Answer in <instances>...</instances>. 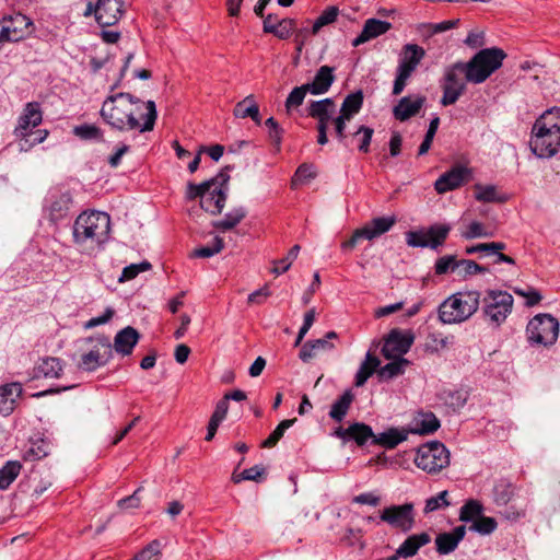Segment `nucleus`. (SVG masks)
<instances>
[{
	"instance_id": "1",
	"label": "nucleus",
	"mask_w": 560,
	"mask_h": 560,
	"mask_svg": "<svg viewBox=\"0 0 560 560\" xmlns=\"http://www.w3.org/2000/svg\"><path fill=\"white\" fill-rule=\"evenodd\" d=\"M100 115L112 129L121 132L151 131L158 118L153 101H142L127 92L108 95L102 104Z\"/></svg>"
},
{
	"instance_id": "2",
	"label": "nucleus",
	"mask_w": 560,
	"mask_h": 560,
	"mask_svg": "<svg viewBox=\"0 0 560 560\" xmlns=\"http://www.w3.org/2000/svg\"><path fill=\"white\" fill-rule=\"evenodd\" d=\"M110 218L102 211H84L74 221L73 242L82 250H94L107 242Z\"/></svg>"
},
{
	"instance_id": "3",
	"label": "nucleus",
	"mask_w": 560,
	"mask_h": 560,
	"mask_svg": "<svg viewBox=\"0 0 560 560\" xmlns=\"http://www.w3.org/2000/svg\"><path fill=\"white\" fill-rule=\"evenodd\" d=\"M480 304L478 291L457 292L444 300L439 306V319L443 324L463 323L470 318Z\"/></svg>"
},
{
	"instance_id": "4",
	"label": "nucleus",
	"mask_w": 560,
	"mask_h": 560,
	"mask_svg": "<svg viewBox=\"0 0 560 560\" xmlns=\"http://www.w3.org/2000/svg\"><path fill=\"white\" fill-rule=\"evenodd\" d=\"M505 58V51L499 47L480 49L468 61L464 62L466 81L472 84L486 82L492 73L502 67Z\"/></svg>"
},
{
	"instance_id": "5",
	"label": "nucleus",
	"mask_w": 560,
	"mask_h": 560,
	"mask_svg": "<svg viewBox=\"0 0 560 560\" xmlns=\"http://www.w3.org/2000/svg\"><path fill=\"white\" fill-rule=\"evenodd\" d=\"M424 57L425 50L420 45L409 43L402 46L398 57V66L392 91L393 95L398 96L404 92L408 80Z\"/></svg>"
},
{
	"instance_id": "6",
	"label": "nucleus",
	"mask_w": 560,
	"mask_h": 560,
	"mask_svg": "<svg viewBox=\"0 0 560 560\" xmlns=\"http://www.w3.org/2000/svg\"><path fill=\"white\" fill-rule=\"evenodd\" d=\"M514 299L512 294L501 290H489L482 298L485 320L493 326H501L512 313Z\"/></svg>"
},
{
	"instance_id": "7",
	"label": "nucleus",
	"mask_w": 560,
	"mask_h": 560,
	"mask_svg": "<svg viewBox=\"0 0 560 560\" xmlns=\"http://www.w3.org/2000/svg\"><path fill=\"white\" fill-rule=\"evenodd\" d=\"M441 422H420L419 427H390L387 430L374 434L372 445H377L386 450H393L405 442L409 434L427 435L434 433L440 428Z\"/></svg>"
},
{
	"instance_id": "8",
	"label": "nucleus",
	"mask_w": 560,
	"mask_h": 560,
	"mask_svg": "<svg viewBox=\"0 0 560 560\" xmlns=\"http://www.w3.org/2000/svg\"><path fill=\"white\" fill-rule=\"evenodd\" d=\"M467 83L464 61H457L446 67L441 80V89L443 92L440 101L441 104L443 106L455 104L466 92Z\"/></svg>"
},
{
	"instance_id": "9",
	"label": "nucleus",
	"mask_w": 560,
	"mask_h": 560,
	"mask_svg": "<svg viewBox=\"0 0 560 560\" xmlns=\"http://www.w3.org/2000/svg\"><path fill=\"white\" fill-rule=\"evenodd\" d=\"M415 464L428 474H436L450 465V452L439 441L421 445L416 454Z\"/></svg>"
},
{
	"instance_id": "10",
	"label": "nucleus",
	"mask_w": 560,
	"mask_h": 560,
	"mask_svg": "<svg viewBox=\"0 0 560 560\" xmlns=\"http://www.w3.org/2000/svg\"><path fill=\"white\" fill-rule=\"evenodd\" d=\"M526 332L532 345L548 347L557 341L559 322L550 314H538L527 324Z\"/></svg>"
},
{
	"instance_id": "11",
	"label": "nucleus",
	"mask_w": 560,
	"mask_h": 560,
	"mask_svg": "<svg viewBox=\"0 0 560 560\" xmlns=\"http://www.w3.org/2000/svg\"><path fill=\"white\" fill-rule=\"evenodd\" d=\"M382 522L402 533H408L415 527V508L412 503L390 505L385 508L380 515Z\"/></svg>"
},
{
	"instance_id": "12",
	"label": "nucleus",
	"mask_w": 560,
	"mask_h": 560,
	"mask_svg": "<svg viewBox=\"0 0 560 560\" xmlns=\"http://www.w3.org/2000/svg\"><path fill=\"white\" fill-rule=\"evenodd\" d=\"M415 336L411 331L392 329L384 340L382 354L386 359L402 358L411 348Z\"/></svg>"
},
{
	"instance_id": "13",
	"label": "nucleus",
	"mask_w": 560,
	"mask_h": 560,
	"mask_svg": "<svg viewBox=\"0 0 560 560\" xmlns=\"http://www.w3.org/2000/svg\"><path fill=\"white\" fill-rule=\"evenodd\" d=\"M34 115L35 102H28L25 107V113L20 117L19 124L14 130L16 145L20 151L27 152L35 145V138H33L35 120H32Z\"/></svg>"
},
{
	"instance_id": "14",
	"label": "nucleus",
	"mask_w": 560,
	"mask_h": 560,
	"mask_svg": "<svg viewBox=\"0 0 560 560\" xmlns=\"http://www.w3.org/2000/svg\"><path fill=\"white\" fill-rule=\"evenodd\" d=\"M529 145L536 156L551 158L560 150V133L532 129Z\"/></svg>"
},
{
	"instance_id": "15",
	"label": "nucleus",
	"mask_w": 560,
	"mask_h": 560,
	"mask_svg": "<svg viewBox=\"0 0 560 560\" xmlns=\"http://www.w3.org/2000/svg\"><path fill=\"white\" fill-rule=\"evenodd\" d=\"M331 435L340 439L343 443L354 442L358 446H363L369 440H373L374 432L364 422H350L348 428L337 427Z\"/></svg>"
},
{
	"instance_id": "16",
	"label": "nucleus",
	"mask_w": 560,
	"mask_h": 560,
	"mask_svg": "<svg viewBox=\"0 0 560 560\" xmlns=\"http://www.w3.org/2000/svg\"><path fill=\"white\" fill-rule=\"evenodd\" d=\"M112 358V345L107 339H104L100 346H95L89 352L81 355V360L78 364L79 369L93 372L98 368L105 365Z\"/></svg>"
},
{
	"instance_id": "17",
	"label": "nucleus",
	"mask_w": 560,
	"mask_h": 560,
	"mask_svg": "<svg viewBox=\"0 0 560 560\" xmlns=\"http://www.w3.org/2000/svg\"><path fill=\"white\" fill-rule=\"evenodd\" d=\"M228 191V183H215L211 186L210 190L203 194L200 200V207L212 215L220 214L225 206Z\"/></svg>"
},
{
	"instance_id": "18",
	"label": "nucleus",
	"mask_w": 560,
	"mask_h": 560,
	"mask_svg": "<svg viewBox=\"0 0 560 560\" xmlns=\"http://www.w3.org/2000/svg\"><path fill=\"white\" fill-rule=\"evenodd\" d=\"M30 25L31 20L21 13L3 19V24L0 28V38L2 42H18L23 38L24 31Z\"/></svg>"
},
{
	"instance_id": "19",
	"label": "nucleus",
	"mask_w": 560,
	"mask_h": 560,
	"mask_svg": "<svg viewBox=\"0 0 560 560\" xmlns=\"http://www.w3.org/2000/svg\"><path fill=\"white\" fill-rule=\"evenodd\" d=\"M469 178V171L464 166H455L442 174L434 183L439 194L454 190L465 184Z\"/></svg>"
},
{
	"instance_id": "20",
	"label": "nucleus",
	"mask_w": 560,
	"mask_h": 560,
	"mask_svg": "<svg viewBox=\"0 0 560 560\" xmlns=\"http://www.w3.org/2000/svg\"><path fill=\"white\" fill-rule=\"evenodd\" d=\"M72 198L69 192H51L47 199L45 211L48 213V218L51 222L56 223L69 213Z\"/></svg>"
},
{
	"instance_id": "21",
	"label": "nucleus",
	"mask_w": 560,
	"mask_h": 560,
	"mask_svg": "<svg viewBox=\"0 0 560 560\" xmlns=\"http://www.w3.org/2000/svg\"><path fill=\"white\" fill-rule=\"evenodd\" d=\"M124 14L122 0H98L97 23L102 27L115 25Z\"/></svg>"
},
{
	"instance_id": "22",
	"label": "nucleus",
	"mask_w": 560,
	"mask_h": 560,
	"mask_svg": "<svg viewBox=\"0 0 560 560\" xmlns=\"http://www.w3.org/2000/svg\"><path fill=\"white\" fill-rule=\"evenodd\" d=\"M307 114L317 120L316 126L329 127V124L336 117V103L330 97L312 101L307 107Z\"/></svg>"
},
{
	"instance_id": "23",
	"label": "nucleus",
	"mask_w": 560,
	"mask_h": 560,
	"mask_svg": "<svg viewBox=\"0 0 560 560\" xmlns=\"http://www.w3.org/2000/svg\"><path fill=\"white\" fill-rule=\"evenodd\" d=\"M465 525L456 526L452 532L440 533L435 537V549L439 555H448L456 550L458 544L465 538Z\"/></svg>"
},
{
	"instance_id": "24",
	"label": "nucleus",
	"mask_w": 560,
	"mask_h": 560,
	"mask_svg": "<svg viewBox=\"0 0 560 560\" xmlns=\"http://www.w3.org/2000/svg\"><path fill=\"white\" fill-rule=\"evenodd\" d=\"M392 28V23L377 20V19H368L364 22L363 28L361 33L352 40L353 47H359L360 45L370 42L385 33H387Z\"/></svg>"
},
{
	"instance_id": "25",
	"label": "nucleus",
	"mask_w": 560,
	"mask_h": 560,
	"mask_svg": "<svg viewBox=\"0 0 560 560\" xmlns=\"http://www.w3.org/2000/svg\"><path fill=\"white\" fill-rule=\"evenodd\" d=\"M335 68L330 66H322L315 73L312 82L304 83L310 93L313 95H322L329 91L335 82Z\"/></svg>"
},
{
	"instance_id": "26",
	"label": "nucleus",
	"mask_w": 560,
	"mask_h": 560,
	"mask_svg": "<svg viewBox=\"0 0 560 560\" xmlns=\"http://www.w3.org/2000/svg\"><path fill=\"white\" fill-rule=\"evenodd\" d=\"M425 97L422 95L404 96L399 100L398 104L393 108L394 117L399 121H406L412 116L417 115L422 108Z\"/></svg>"
},
{
	"instance_id": "27",
	"label": "nucleus",
	"mask_w": 560,
	"mask_h": 560,
	"mask_svg": "<svg viewBox=\"0 0 560 560\" xmlns=\"http://www.w3.org/2000/svg\"><path fill=\"white\" fill-rule=\"evenodd\" d=\"M231 171V166H225L222 168L214 177L201 183V184H194L188 183L187 189H186V198L188 200H195L199 198L201 200L203 194L207 190H210L211 186L215 183L226 184L230 180L229 172Z\"/></svg>"
},
{
	"instance_id": "28",
	"label": "nucleus",
	"mask_w": 560,
	"mask_h": 560,
	"mask_svg": "<svg viewBox=\"0 0 560 560\" xmlns=\"http://www.w3.org/2000/svg\"><path fill=\"white\" fill-rule=\"evenodd\" d=\"M336 338L337 334L335 331H328L324 338L306 341L300 350L299 358L303 362H308L318 351L332 350L335 346L329 340Z\"/></svg>"
},
{
	"instance_id": "29",
	"label": "nucleus",
	"mask_w": 560,
	"mask_h": 560,
	"mask_svg": "<svg viewBox=\"0 0 560 560\" xmlns=\"http://www.w3.org/2000/svg\"><path fill=\"white\" fill-rule=\"evenodd\" d=\"M21 394V383L12 382L0 385V416L8 417L14 410L16 399Z\"/></svg>"
},
{
	"instance_id": "30",
	"label": "nucleus",
	"mask_w": 560,
	"mask_h": 560,
	"mask_svg": "<svg viewBox=\"0 0 560 560\" xmlns=\"http://www.w3.org/2000/svg\"><path fill=\"white\" fill-rule=\"evenodd\" d=\"M140 339L139 332L131 326L119 330L114 338V348L117 353L129 355Z\"/></svg>"
},
{
	"instance_id": "31",
	"label": "nucleus",
	"mask_w": 560,
	"mask_h": 560,
	"mask_svg": "<svg viewBox=\"0 0 560 560\" xmlns=\"http://www.w3.org/2000/svg\"><path fill=\"white\" fill-rule=\"evenodd\" d=\"M431 541V535L427 532L408 536L398 547V556L410 558L417 555L419 549Z\"/></svg>"
},
{
	"instance_id": "32",
	"label": "nucleus",
	"mask_w": 560,
	"mask_h": 560,
	"mask_svg": "<svg viewBox=\"0 0 560 560\" xmlns=\"http://www.w3.org/2000/svg\"><path fill=\"white\" fill-rule=\"evenodd\" d=\"M396 223V215L373 218L370 222L363 225V229L368 235V241H372L374 238L382 236L383 234L392 230V228Z\"/></svg>"
},
{
	"instance_id": "33",
	"label": "nucleus",
	"mask_w": 560,
	"mask_h": 560,
	"mask_svg": "<svg viewBox=\"0 0 560 560\" xmlns=\"http://www.w3.org/2000/svg\"><path fill=\"white\" fill-rule=\"evenodd\" d=\"M533 130H544L560 133V107L546 110L533 126Z\"/></svg>"
},
{
	"instance_id": "34",
	"label": "nucleus",
	"mask_w": 560,
	"mask_h": 560,
	"mask_svg": "<svg viewBox=\"0 0 560 560\" xmlns=\"http://www.w3.org/2000/svg\"><path fill=\"white\" fill-rule=\"evenodd\" d=\"M452 228L450 224H432L428 229H425V237H427V247L431 249H438L442 246Z\"/></svg>"
},
{
	"instance_id": "35",
	"label": "nucleus",
	"mask_w": 560,
	"mask_h": 560,
	"mask_svg": "<svg viewBox=\"0 0 560 560\" xmlns=\"http://www.w3.org/2000/svg\"><path fill=\"white\" fill-rule=\"evenodd\" d=\"M234 115L240 118L250 117L256 122V125L261 124L259 107L253 95L246 96L243 101L236 104L234 108Z\"/></svg>"
},
{
	"instance_id": "36",
	"label": "nucleus",
	"mask_w": 560,
	"mask_h": 560,
	"mask_svg": "<svg viewBox=\"0 0 560 560\" xmlns=\"http://www.w3.org/2000/svg\"><path fill=\"white\" fill-rule=\"evenodd\" d=\"M363 100L364 96L361 90L348 94L341 104L339 114L351 120L361 110Z\"/></svg>"
},
{
	"instance_id": "37",
	"label": "nucleus",
	"mask_w": 560,
	"mask_h": 560,
	"mask_svg": "<svg viewBox=\"0 0 560 560\" xmlns=\"http://www.w3.org/2000/svg\"><path fill=\"white\" fill-rule=\"evenodd\" d=\"M377 357L373 355L370 351L365 355V360L361 363L357 374L355 382L357 386H363L366 381L374 374L380 365Z\"/></svg>"
},
{
	"instance_id": "38",
	"label": "nucleus",
	"mask_w": 560,
	"mask_h": 560,
	"mask_svg": "<svg viewBox=\"0 0 560 560\" xmlns=\"http://www.w3.org/2000/svg\"><path fill=\"white\" fill-rule=\"evenodd\" d=\"M247 214L244 207H237L228 212L222 220L214 221L213 228L220 231H229L234 229Z\"/></svg>"
},
{
	"instance_id": "39",
	"label": "nucleus",
	"mask_w": 560,
	"mask_h": 560,
	"mask_svg": "<svg viewBox=\"0 0 560 560\" xmlns=\"http://www.w3.org/2000/svg\"><path fill=\"white\" fill-rule=\"evenodd\" d=\"M266 477H267L266 467L262 465H255L250 468L244 469L241 472L237 471V468L234 469L231 480L236 485L244 480L261 482L266 479Z\"/></svg>"
},
{
	"instance_id": "40",
	"label": "nucleus",
	"mask_w": 560,
	"mask_h": 560,
	"mask_svg": "<svg viewBox=\"0 0 560 560\" xmlns=\"http://www.w3.org/2000/svg\"><path fill=\"white\" fill-rule=\"evenodd\" d=\"M483 514V505L475 499L467 500L459 511V521L471 524Z\"/></svg>"
},
{
	"instance_id": "41",
	"label": "nucleus",
	"mask_w": 560,
	"mask_h": 560,
	"mask_svg": "<svg viewBox=\"0 0 560 560\" xmlns=\"http://www.w3.org/2000/svg\"><path fill=\"white\" fill-rule=\"evenodd\" d=\"M73 133L84 141H104V131L96 125L83 124L75 126Z\"/></svg>"
},
{
	"instance_id": "42",
	"label": "nucleus",
	"mask_w": 560,
	"mask_h": 560,
	"mask_svg": "<svg viewBox=\"0 0 560 560\" xmlns=\"http://www.w3.org/2000/svg\"><path fill=\"white\" fill-rule=\"evenodd\" d=\"M21 470V464L16 460L8 462L0 468V490H5L16 479Z\"/></svg>"
},
{
	"instance_id": "43",
	"label": "nucleus",
	"mask_w": 560,
	"mask_h": 560,
	"mask_svg": "<svg viewBox=\"0 0 560 560\" xmlns=\"http://www.w3.org/2000/svg\"><path fill=\"white\" fill-rule=\"evenodd\" d=\"M353 394L351 390L345 392L331 406L329 411V416L334 420H342V418L347 415V411L353 400Z\"/></svg>"
},
{
	"instance_id": "44",
	"label": "nucleus",
	"mask_w": 560,
	"mask_h": 560,
	"mask_svg": "<svg viewBox=\"0 0 560 560\" xmlns=\"http://www.w3.org/2000/svg\"><path fill=\"white\" fill-rule=\"evenodd\" d=\"M444 405L453 411L464 407L467 401V393L465 390H444L441 395Z\"/></svg>"
},
{
	"instance_id": "45",
	"label": "nucleus",
	"mask_w": 560,
	"mask_h": 560,
	"mask_svg": "<svg viewBox=\"0 0 560 560\" xmlns=\"http://www.w3.org/2000/svg\"><path fill=\"white\" fill-rule=\"evenodd\" d=\"M224 247V241L220 236H215L210 245L195 248L189 255L192 258H210L220 253Z\"/></svg>"
},
{
	"instance_id": "46",
	"label": "nucleus",
	"mask_w": 560,
	"mask_h": 560,
	"mask_svg": "<svg viewBox=\"0 0 560 560\" xmlns=\"http://www.w3.org/2000/svg\"><path fill=\"white\" fill-rule=\"evenodd\" d=\"M62 371V365L57 358H45L37 365V376L42 374L44 377H58Z\"/></svg>"
},
{
	"instance_id": "47",
	"label": "nucleus",
	"mask_w": 560,
	"mask_h": 560,
	"mask_svg": "<svg viewBox=\"0 0 560 560\" xmlns=\"http://www.w3.org/2000/svg\"><path fill=\"white\" fill-rule=\"evenodd\" d=\"M392 362L382 366L378 371L381 378L390 380L399 374L404 373L405 365L408 364V360L404 358L390 359Z\"/></svg>"
},
{
	"instance_id": "48",
	"label": "nucleus",
	"mask_w": 560,
	"mask_h": 560,
	"mask_svg": "<svg viewBox=\"0 0 560 560\" xmlns=\"http://www.w3.org/2000/svg\"><path fill=\"white\" fill-rule=\"evenodd\" d=\"M308 90L310 89H307L305 84H302L300 86H295L289 93L284 103L287 113H291V110L298 108L303 104L306 94L310 93Z\"/></svg>"
},
{
	"instance_id": "49",
	"label": "nucleus",
	"mask_w": 560,
	"mask_h": 560,
	"mask_svg": "<svg viewBox=\"0 0 560 560\" xmlns=\"http://www.w3.org/2000/svg\"><path fill=\"white\" fill-rule=\"evenodd\" d=\"M475 189H476L475 197L478 201L504 202L506 200L504 197H501L498 194L497 188L493 185H487V186L476 185Z\"/></svg>"
},
{
	"instance_id": "50",
	"label": "nucleus",
	"mask_w": 560,
	"mask_h": 560,
	"mask_svg": "<svg viewBox=\"0 0 560 560\" xmlns=\"http://www.w3.org/2000/svg\"><path fill=\"white\" fill-rule=\"evenodd\" d=\"M338 14L339 9L337 7L331 5L326 8L315 20L312 26V34L316 35L322 27L334 23L337 20Z\"/></svg>"
},
{
	"instance_id": "51",
	"label": "nucleus",
	"mask_w": 560,
	"mask_h": 560,
	"mask_svg": "<svg viewBox=\"0 0 560 560\" xmlns=\"http://www.w3.org/2000/svg\"><path fill=\"white\" fill-rule=\"evenodd\" d=\"M498 527V522L494 517L485 516L483 514L475 520V522L469 526V530L476 532L480 535H490Z\"/></svg>"
},
{
	"instance_id": "52",
	"label": "nucleus",
	"mask_w": 560,
	"mask_h": 560,
	"mask_svg": "<svg viewBox=\"0 0 560 560\" xmlns=\"http://www.w3.org/2000/svg\"><path fill=\"white\" fill-rule=\"evenodd\" d=\"M448 491L444 490L439 492L436 495L430 497L425 500V505L423 509L424 514L433 513L438 510L445 509L451 505V502L447 500Z\"/></svg>"
},
{
	"instance_id": "53",
	"label": "nucleus",
	"mask_w": 560,
	"mask_h": 560,
	"mask_svg": "<svg viewBox=\"0 0 560 560\" xmlns=\"http://www.w3.org/2000/svg\"><path fill=\"white\" fill-rule=\"evenodd\" d=\"M458 269V259L455 255H445L436 259L434 265V273L443 276L448 272H456Z\"/></svg>"
},
{
	"instance_id": "54",
	"label": "nucleus",
	"mask_w": 560,
	"mask_h": 560,
	"mask_svg": "<svg viewBox=\"0 0 560 560\" xmlns=\"http://www.w3.org/2000/svg\"><path fill=\"white\" fill-rule=\"evenodd\" d=\"M295 27V21L293 19H282L277 23L276 28L266 26V33L273 34L279 39H287L291 36Z\"/></svg>"
},
{
	"instance_id": "55",
	"label": "nucleus",
	"mask_w": 560,
	"mask_h": 560,
	"mask_svg": "<svg viewBox=\"0 0 560 560\" xmlns=\"http://www.w3.org/2000/svg\"><path fill=\"white\" fill-rule=\"evenodd\" d=\"M488 271V268L481 265H478L476 261L470 259H459L458 260V269L456 272L459 277L466 278L468 276L485 273Z\"/></svg>"
},
{
	"instance_id": "56",
	"label": "nucleus",
	"mask_w": 560,
	"mask_h": 560,
	"mask_svg": "<svg viewBox=\"0 0 560 560\" xmlns=\"http://www.w3.org/2000/svg\"><path fill=\"white\" fill-rule=\"evenodd\" d=\"M374 135V130L368 126H360L355 132H353V137H359L358 150L362 153H368L370 151V144L372 137Z\"/></svg>"
},
{
	"instance_id": "57",
	"label": "nucleus",
	"mask_w": 560,
	"mask_h": 560,
	"mask_svg": "<svg viewBox=\"0 0 560 560\" xmlns=\"http://www.w3.org/2000/svg\"><path fill=\"white\" fill-rule=\"evenodd\" d=\"M506 245L502 242H491V243H481L472 246H468L465 249L467 255H472L476 253H497L499 250L505 249Z\"/></svg>"
},
{
	"instance_id": "58",
	"label": "nucleus",
	"mask_w": 560,
	"mask_h": 560,
	"mask_svg": "<svg viewBox=\"0 0 560 560\" xmlns=\"http://www.w3.org/2000/svg\"><path fill=\"white\" fill-rule=\"evenodd\" d=\"M294 422H279L278 427L269 434V436L264 440L260 444V447L271 448L273 447L279 440L283 436L284 432L293 424Z\"/></svg>"
},
{
	"instance_id": "59",
	"label": "nucleus",
	"mask_w": 560,
	"mask_h": 560,
	"mask_svg": "<svg viewBox=\"0 0 560 560\" xmlns=\"http://www.w3.org/2000/svg\"><path fill=\"white\" fill-rule=\"evenodd\" d=\"M150 268H151V264L149 261H142L140 264H131L122 269L119 281L124 282V281L132 280L140 272L147 271Z\"/></svg>"
},
{
	"instance_id": "60",
	"label": "nucleus",
	"mask_w": 560,
	"mask_h": 560,
	"mask_svg": "<svg viewBox=\"0 0 560 560\" xmlns=\"http://www.w3.org/2000/svg\"><path fill=\"white\" fill-rule=\"evenodd\" d=\"M161 553V542L158 539L148 544L140 552H138L131 560H156Z\"/></svg>"
},
{
	"instance_id": "61",
	"label": "nucleus",
	"mask_w": 560,
	"mask_h": 560,
	"mask_svg": "<svg viewBox=\"0 0 560 560\" xmlns=\"http://www.w3.org/2000/svg\"><path fill=\"white\" fill-rule=\"evenodd\" d=\"M350 119L346 118V116L337 115L332 120L331 124L334 126L335 136L339 143L347 145V122H349Z\"/></svg>"
},
{
	"instance_id": "62",
	"label": "nucleus",
	"mask_w": 560,
	"mask_h": 560,
	"mask_svg": "<svg viewBox=\"0 0 560 560\" xmlns=\"http://www.w3.org/2000/svg\"><path fill=\"white\" fill-rule=\"evenodd\" d=\"M406 243L410 247H427V237H425V231L419 230V231H408L406 233Z\"/></svg>"
},
{
	"instance_id": "63",
	"label": "nucleus",
	"mask_w": 560,
	"mask_h": 560,
	"mask_svg": "<svg viewBox=\"0 0 560 560\" xmlns=\"http://www.w3.org/2000/svg\"><path fill=\"white\" fill-rule=\"evenodd\" d=\"M512 498L511 485L500 482L494 487V500L498 504H506Z\"/></svg>"
},
{
	"instance_id": "64",
	"label": "nucleus",
	"mask_w": 560,
	"mask_h": 560,
	"mask_svg": "<svg viewBox=\"0 0 560 560\" xmlns=\"http://www.w3.org/2000/svg\"><path fill=\"white\" fill-rule=\"evenodd\" d=\"M361 240H368V235L362 228L360 229H357L354 230V232L352 233L351 237L345 242H342L341 244V249L343 252H351L354 249V247L357 246L358 242L361 241Z\"/></svg>"
}]
</instances>
